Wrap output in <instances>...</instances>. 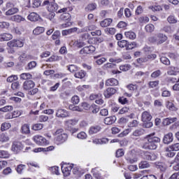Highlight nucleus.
<instances>
[{"label":"nucleus","mask_w":179,"mask_h":179,"mask_svg":"<svg viewBox=\"0 0 179 179\" xmlns=\"http://www.w3.org/2000/svg\"><path fill=\"white\" fill-rule=\"evenodd\" d=\"M54 149H55V147L51 145L46 148H35L34 150V152L35 153H38V152H51V150H54Z\"/></svg>","instance_id":"obj_17"},{"label":"nucleus","mask_w":179,"mask_h":179,"mask_svg":"<svg viewBox=\"0 0 179 179\" xmlns=\"http://www.w3.org/2000/svg\"><path fill=\"white\" fill-rule=\"evenodd\" d=\"M115 121H117V117L115 116H110L104 119V123L106 125H113Z\"/></svg>","instance_id":"obj_18"},{"label":"nucleus","mask_w":179,"mask_h":179,"mask_svg":"<svg viewBox=\"0 0 179 179\" xmlns=\"http://www.w3.org/2000/svg\"><path fill=\"white\" fill-rule=\"evenodd\" d=\"M12 110H13V106H6L0 108V111H1V113H8Z\"/></svg>","instance_id":"obj_45"},{"label":"nucleus","mask_w":179,"mask_h":179,"mask_svg":"<svg viewBox=\"0 0 179 179\" xmlns=\"http://www.w3.org/2000/svg\"><path fill=\"white\" fill-rule=\"evenodd\" d=\"M33 139L37 145H47V139L41 136H34Z\"/></svg>","instance_id":"obj_9"},{"label":"nucleus","mask_w":179,"mask_h":179,"mask_svg":"<svg viewBox=\"0 0 179 179\" xmlns=\"http://www.w3.org/2000/svg\"><path fill=\"white\" fill-rule=\"evenodd\" d=\"M127 122H128V119L125 117H121L118 120V124L119 125H121V127H124Z\"/></svg>","instance_id":"obj_55"},{"label":"nucleus","mask_w":179,"mask_h":179,"mask_svg":"<svg viewBox=\"0 0 179 179\" xmlns=\"http://www.w3.org/2000/svg\"><path fill=\"white\" fill-rule=\"evenodd\" d=\"M98 99H101V94H92L90 96L91 100H97Z\"/></svg>","instance_id":"obj_56"},{"label":"nucleus","mask_w":179,"mask_h":179,"mask_svg":"<svg viewBox=\"0 0 179 179\" xmlns=\"http://www.w3.org/2000/svg\"><path fill=\"white\" fill-rule=\"evenodd\" d=\"M38 17L39 16L36 13H31L27 17L28 20H30L31 22H37Z\"/></svg>","instance_id":"obj_28"},{"label":"nucleus","mask_w":179,"mask_h":179,"mask_svg":"<svg viewBox=\"0 0 179 179\" xmlns=\"http://www.w3.org/2000/svg\"><path fill=\"white\" fill-rule=\"evenodd\" d=\"M150 120H152V115L148 111H144L142 113L141 121H143V122H149Z\"/></svg>","instance_id":"obj_15"},{"label":"nucleus","mask_w":179,"mask_h":179,"mask_svg":"<svg viewBox=\"0 0 179 179\" xmlns=\"http://www.w3.org/2000/svg\"><path fill=\"white\" fill-rule=\"evenodd\" d=\"M12 38H13V36L10 34H3L0 35V41H9Z\"/></svg>","instance_id":"obj_23"},{"label":"nucleus","mask_w":179,"mask_h":179,"mask_svg":"<svg viewBox=\"0 0 179 179\" xmlns=\"http://www.w3.org/2000/svg\"><path fill=\"white\" fill-rule=\"evenodd\" d=\"M106 86H117L118 85V80L115 78H110L106 80Z\"/></svg>","instance_id":"obj_27"},{"label":"nucleus","mask_w":179,"mask_h":179,"mask_svg":"<svg viewBox=\"0 0 179 179\" xmlns=\"http://www.w3.org/2000/svg\"><path fill=\"white\" fill-rule=\"evenodd\" d=\"M94 177H95V178L97 179H102L101 176H100V173H98L97 170L96 169V168L93 169L92 171Z\"/></svg>","instance_id":"obj_62"},{"label":"nucleus","mask_w":179,"mask_h":179,"mask_svg":"<svg viewBox=\"0 0 179 179\" xmlns=\"http://www.w3.org/2000/svg\"><path fill=\"white\" fill-rule=\"evenodd\" d=\"M101 129V127L99 125L92 126L90 127L89 130V134L90 135H93V134H97V132H99Z\"/></svg>","instance_id":"obj_26"},{"label":"nucleus","mask_w":179,"mask_h":179,"mask_svg":"<svg viewBox=\"0 0 179 179\" xmlns=\"http://www.w3.org/2000/svg\"><path fill=\"white\" fill-rule=\"evenodd\" d=\"M127 45H128V41L125 40H122L117 42V45H119L120 48H127Z\"/></svg>","instance_id":"obj_52"},{"label":"nucleus","mask_w":179,"mask_h":179,"mask_svg":"<svg viewBox=\"0 0 179 179\" xmlns=\"http://www.w3.org/2000/svg\"><path fill=\"white\" fill-rule=\"evenodd\" d=\"M26 169V165L24 164H20L16 168V171L18 173V174H22L23 173V170Z\"/></svg>","instance_id":"obj_50"},{"label":"nucleus","mask_w":179,"mask_h":179,"mask_svg":"<svg viewBox=\"0 0 179 179\" xmlns=\"http://www.w3.org/2000/svg\"><path fill=\"white\" fill-rule=\"evenodd\" d=\"M31 78H33V76L29 73H23L20 75V79L23 80H27V79H31Z\"/></svg>","instance_id":"obj_39"},{"label":"nucleus","mask_w":179,"mask_h":179,"mask_svg":"<svg viewBox=\"0 0 179 179\" xmlns=\"http://www.w3.org/2000/svg\"><path fill=\"white\" fill-rule=\"evenodd\" d=\"M56 117H58V118H66V117H69V113L65 109L60 108L57 110Z\"/></svg>","instance_id":"obj_10"},{"label":"nucleus","mask_w":179,"mask_h":179,"mask_svg":"<svg viewBox=\"0 0 179 179\" xmlns=\"http://www.w3.org/2000/svg\"><path fill=\"white\" fill-rule=\"evenodd\" d=\"M131 66L129 64L122 65L120 66V71H123L124 72H127V71H129Z\"/></svg>","instance_id":"obj_61"},{"label":"nucleus","mask_w":179,"mask_h":179,"mask_svg":"<svg viewBox=\"0 0 179 179\" xmlns=\"http://www.w3.org/2000/svg\"><path fill=\"white\" fill-rule=\"evenodd\" d=\"M8 141H9V136H8V134H0V142H8Z\"/></svg>","instance_id":"obj_38"},{"label":"nucleus","mask_w":179,"mask_h":179,"mask_svg":"<svg viewBox=\"0 0 179 179\" xmlns=\"http://www.w3.org/2000/svg\"><path fill=\"white\" fill-rule=\"evenodd\" d=\"M166 108L169 109L170 111H177L178 108L176 107V105L173 102L167 101L166 103Z\"/></svg>","instance_id":"obj_30"},{"label":"nucleus","mask_w":179,"mask_h":179,"mask_svg":"<svg viewBox=\"0 0 179 179\" xmlns=\"http://www.w3.org/2000/svg\"><path fill=\"white\" fill-rule=\"evenodd\" d=\"M111 23H113V19L106 18L100 22V26L101 27H108Z\"/></svg>","instance_id":"obj_24"},{"label":"nucleus","mask_w":179,"mask_h":179,"mask_svg":"<svg viewBox=\"0 0 179 179\" xmlns=\"http://www.w3.org/2000/svg\"><path fill=\"white\" fill-rule=\"evenodd\" d=\"M145 30L147 33H153L155 31V25L148 24L145 27Z\"/></svg>","instance_id":"obj_37"},{"label":"nucleus","mask_w":179,"mask_h":179,"mask_svg":"<svg viewBox=\"0 0 179 179\" xmlns=\"http://www.w3.org/2000/svg\"><path fill=\"white\" fill-rule=\"evenodd\" d=\"M179 150V143H175L166 148V152H177Z\"/></svg>","instance_id":"obj_25"},{"label":"nucleus","mask_w":179,"mask_h":179,"mask_svg":"<svg viewBox=\"0 0 179 179\" xmlns=\"http://www.w3.org/2000/svg\"><path fill=\"white\" fill-rule=\"evenodd\" d=\"M21 149H23V145H22V143L15 141L13 143L11 150H13L14 153H17L19 151H20Z\"/></svg>","instance_id":"obj_12"},{"label":"nucleus","mask_w":179,"mask_h":179,"mask_svg":"<svg viewBox=\"0 0 179 179\" xmlns=\"http://www.w3.org/2000/svg\"><path fill=\"white\" fill-rule=\"evenodd\" d=\"M52 40H58L61 38V32L59 31H56L52 36Z\"/></svg>","instance_id":"obj_51"},{"label":"nucleus","mask_w":179,"mask_h":179,"mask_svg":"<svg viewBox=\"0 0 179 179\" xmlns=\"http://www.w3.org/2000/svg\"><path fill=\"white\" fill-rule=\"evenodd\" d=\"M100 110V107L96 104H92L90 107V111L92 113V114H97V112Z\"/></svg>","instance_id":"obj_36"},{"label":"nucleus","mask_w":179,"mask_h":179,"mask_svg":"<svg viewBox=\"0 0 179 179\" xmlns=\"http://www.w3.org/2000/svg\"><path fill=\"white\" fill-rule=\"evenodd\" d=\"M78 139H86L87 138V134L85 131H81L77 135Z\"/></svg>","instance_id":"obj_60"},{"label":"nucleus","mask_w":179,"mask_h":179,"mask_svg":"<svg viewBox=\"0 0 179 179\" xmlns=\"http://www.w3.org/2000/svg\"><path fill=\"white\" fill-rule=\"evenodd\" d=\"M60 19L64 21H66V23L62 24V27H69V26H72V22H71V14L69 13H64L61 15Z\"/></svg>","instance_id":"obj_5"},{"label":"nucleus","mask_w":179,"mask_h":179,"mask_svg":"<svg viewBox=\"0 0 179 179\" xmlns=\"http://www.w3.org/2000/svg\"><path fill=\"white\" fill-rule=\"evenodd\" d=\"M49 170L53 173V174H59V168L58 166H52L49 169Z\"/></svg>","instance_id":"obj_53"},{"label":"nucleus","mask_w":179,"mask_h":179,"mask_svg":"<svg viewBox=\"0 0 179 179\" xmlns=\"http://www.w3.org/2000/svg\"><path fill=\"white\" fill-rule=\"evenodd\" d=\"M99 58H100V56L94 57V59H96V64H97L98 65H101L107 61V59L104 57H102V58H100V59Z\"/></svg>","instance_id":"obj_42"},{"label":"nucleus","mask_w":179,"mask_h":179,"mask_svg":"<svg viewBox=\"0 0 179 179\" xmlns=\"http://www.w3.org/2000/svg\"><path fill=\"white\" fill-rule=\"evenodd\" d=\"M15 80H17V76H10L7 78V82L10 83L15 82Z\"/></svg>","instance_id":"obj_64"},{"label":"nucleus","mask_w":179,"mask_h":179,"mask_svg":"<svg viewBox=\"0 0 179 179\" xmlns=\"http://www.w3.org/2000/svg\"><path fill=\"white\" fill-rule=\"evenodd\" d=\"M71 44L77 48H82V47H85V45H86V43L80 40L73 41L71 42Z\"/></svg>","instance_id":"obj_19"},{"label":"nucleus","mask_w":179,"mask_h":179,"mask_svg":"<svg viewBox=\"0 0 179 179\" xmlns=\"http://www.w3.org/2000/svg\"><path fill=\"white\" fill-rule=\"evenodd\" d=\"M73 173L74 174V176L77 177H80V176H82V172L80 171L79 168H77V167L73 168Z\"/></svg>","instance_id":"obj_54"},{"label":"nucleus","mask_w":179,"mask_h":179,"mask_svg":"<svg viewBox=\"0 0 179 179\" xmlns=\"http://www.w3.org/2000/svg\"><path fill=\"white\" fill-rule=\"evenodd\" d=\"M159 81L156 80V81H150L148 83V87L150 89H155V87H157L159 86Z\"/></svg>","instance_id":"obj_44"},{"label":"nucleus","mask_w":179,"mask_h":179,"mask_svg":"<svg viewBox=\"0 0 179 179\" xmlns=\"http://www.w3.org/2000/svg\"><path fill=\"white\" fill-rule=\"evenodd\" d=\"M19 59L20 61H24V59H25L26 61H30V59H33V56L30 55H26V53H22L19 57Z\"/></svg>","instance_id":"obj_29"},{"label":"nucleus","mask_w":179,"mask_h":179,"mask_svg":"<svg viewBox=\"0 0 179 179\" xmlns=\"http://www.w3.org/2000/svg\"><path fill=\"white\" fill-rule=\"evenodd\" d=\"M76 124H78V120H69L65 122L66 127H69V128H72Z\"/></svg>","instance_id":"obj_31"},{"label":"nucleus","mask_w":179,"mask_h":179,"mask_svg":"<svg viewBox=\"0 0 179 179\" xmlns=\"http://www.w3.org/2000/svg\"><path fill=\"white\" fill-rule=\"evenodd\" d=\"M35 84L34 82H33V80H26L22 85V87L24 89V90H31V89H33V87H34Z\"/></svg>","instance_id":"obj_11"},{"label":"nucleus","mask_w":179,"mask_h":179,"mask_svg":"<svg viewBox=\"0 0 179 179\" xmlns=\"http://www.w3.org/2000/svg\"><path fill=\"white\" fill-rule=\"evenodd\" d=\"M142 135H145V129L139 128L133 131L131 136L138 137L142 136Z\"/></svg>","instance_id":"obj_21"},{"label":"nucleus","mask_w":179,"mask_h":179,"mask_svg":"<svg viewBox=\"0 0 179 179\" xmlns=\"http://www.w3.org/2000/svg\"><path fill=\"white\" fill-rule=\"evenodd\" d=\"M17 12H19V8L13 7L6 12V16H10L15 15V13H17Z\"/></svg>","instance_id":"obj_32"},{"label":"nucleus","mask_w":179,"mask_h":179,"mask_svg":"<svg viewBox=\"0 0 179 179\" xmlns=\"http://www.w3.org/2000/svg\"><path fill=\"white\" fill-rule=\"evenodd\" d=\"M143 159L153 162V160H156L157 159V156L155 153L145 152H144Z\"/></svg>","instance_id":"obj_13"},{"label":"nucleus","mask_w":179,"mask_h":179,"mask_svg":"<svg viewBox=\"0 0 179 179\" xmlns=\"http://www.w3.org/2000/svg\"><path fill=\"white\" fill-rule=\"evenodd\" d=\"M127 162H128L130 164L134 163H136L138 162V158L136 157V155L130 153L128 157L126 158Z\"/></svg>","instance_id":"obj_16"},{"label":"nucleus","mask_w":179,"mask_h":179,"mask_svg":"<svg viewBox=\"0 0 179 179\" xmlns=\"http://www.w3.org/2000/svg\"><path fill=\"white\" fill-rule=\"evenodd\" d=\"M148 41H150V43H156L157 45H160V44H163V43L167 41V37L166 35L159 33L155 34V36L148 38Z\"/></svg>","instance_id":"obj_3"},{"label":"nucleus","mask_w":179,"mask_h":179,"mask_svg":"<svg viewBox=\"0 0 179 179\" xmlns=\"http://www.w3.org/2000/svg\"><path fill=\"white\" fill-rule=\"evenodd\" d=\"M118 90V88H113L109 87L103 92V96H105L106 99H110L111 96H113V94H115L117 93V91Z\"/></svg>","instance_id":"obj_8"},{"label":"nucleus","mask_w":179,"mask_h":179,"mask_svg":"<svg viewBox=\"0 0 179 179\" xmlns=\"http://www.w3.org/2000/svg\"><path fill=\"white\" fill-rule=\"evenodd\" d=\"M155 133L147 135L144 138V143L143 144V149H149L150 150H155L157 149V143H160V138L155 136Z\"/></svg>","instance_id":"obj_1"},{"label":"nucleus","mask_w":179,"mask_h":179,"mask_svg":"<svg viewBox=\"0 0 179 179\" xmlns=\"http://www.w3.org/2000/svg\"><path fill=\"white\" fill-rule=\"evenodd\" d=\"M173 139L174 137L173 136V133H168L164 136L163 143L165 145H169V143H171V142H173Z\"/></svg>","instance_id":"obj_14"},{"label":"nucleus","mask_w":179,"mask_h":179,"mask_svg":"<svg viewBox=\"0 0 179 179\" xmlns=\"http://www.w3.org/2000/svg\"><path fill=\"white\" fill-rule=\"evenodd\" d=\"M179 72L178 67L171 66L169 68L168 74L174 75V73Z\"/></svg>","instance_id":"obj_43"},{"label":"nucleus","mask_w":179,"mask_h":179,"mask_svg":"<svg viewBox=\"0 0 179 179\" xmlns=\"http://www.w3.org/2000/svg\"><path fill=\"white\" fill-rule=\"evenodd\" d=\"M105 33H107V34L114 35L115 34V28H106Z\"/></svg>","instance_id":"obj_59"},{"label":"nucleus","mask_w":179,"mask_h":179,"mask_svg":"<svg viewBox=\"0 0 179 179\" xmlns=\"http://www.w3.org/2000/svg\"><path fill=\"white\" fill-rule=\"evenodd\" d=\"M162 75V71L160 70H157L152 73L151 78H153L154 79H156V78H159V76Z\"/></svg>","instance_id":"obj_58"},{"label":"nucleus","mask_w":179,"mask_h":179,"mask_svg":"<svg viewBox=\"0 0 179 179\" xmlns=\"http://www.w3.org/2000/svg\"><path fill=\"white\" fill-rule=\"evenodd\" d=\"M67 69L68 71L73 73L74 72H78L79 69L78 68V66L73 64H71V65L67 66Z\"/></svg>","instance_id":"obj_47"},{"label":"nucleus","mask_w":179,"mask_h":179,"mask_svg":"<svg viewBox=\"0 0 179 179\" xmlns=\"http://www.w3.org/2000/svg\"><path fill=\"white\" fill-rule=\"evenodd\" d=\"M161 62L164 64V65H169L170 64V60L166 57H161Z\"/></svg>","instance_id":"obj_63"},{"label":"nucleus","mask_w":179,"mask_h":179,"mask_svg":"<svg viewBox=\"0 0 179 179\" xmlns=\"http://www.w3.org/2000/svg\"><path fill=\"white\" fill-rule=\"evenodd\" d=\"M36 66H37V62H36L35 61H32L28 63L26 67V69H27L28 71H30L31 69H34Z\"/></svg>","instance_id":"obj_41"},{"label":"nucleus","mask_w":179,"mask_h":179,"mask_svg":"<svg viewBox=\"0 0 179 179\" xmlns=\"http://www.w3.org/2000/svg\"><path fill=\"white\" fill-rule=\"evenodd\" d=\"M43 6H46L48 12H57L58 10V4L54 2V0H45L43 1Z\"/></svg>","instance_id":"obj_4"},{"label":"nucleus","mask_w":179,"mask_h":179,"mask_svg":"<svg viewBox=\"0 0 179 179\" xmlns=\"http://www.w3.org/2000/svg\"><path fill=\"white\" fill-rule=\"evenodd\" d=\"M20 132L24 135H29V134H30V126L27 124H24L22 126Z\"/></svg>","instance_id":"obj_22"},{"label":"nucleus","mask_w":179,"mask_h":179,"mask_svg":"<svg viewBox=\"0 0 179 179\" xmlns=\"http://www.w3.org/2000/svg\"><path fill=\"white\" fill-rule=\"evenodd\" d=\"M9 157V152L6 150H0V159H8Z\"/></svg>","instance_id":"obj_48"},{"label":"nucleus","mask_w":179,"mask_h":179,"mask_svg":"<svg viewBox=\"0 0 179 179\" xmlns=\"http://www.w3.org/2000/svg\"><path fill=\"white\" fill-rule=\"evenodd\" d=\"M73 169V164H64L62 166V171L64 176V177H68L71 176V171Z\"/></svg>","instance_id":"obj_6"},{"label":"nucleus","mask_w":179,"mask_h":179,"mask_svg":"<svg viewBox=\"0 0 179 179\" xmlns=\"http://www.w3.org/2000/svg\"><path fill=\"white\" fill-rule=\"evenodd\" d=\"M138 44L136 42H131V43H129L127 42V46L126 48V50H134V48H136Z\"/></svg>","instance_id":"obj_49"},{"label":"nucleus","mask_w":179,"mask_h":179,"mask_svg":"<svg viewBox=\"0 0 179 179\" xmlns=\"http://www.w3.org/2000/svg\"><path fill=\"white\" fill-rule=\"evenodd\" d=\"M96 51V48L93 45L84 47L83 49L80 50V54L83 55L85 54H92V52H94Z\"/></svg>","instance_id":"obj_7"},{"label":"nucleus","mask_w":179,"mask_h":179,"mask_svg":"<svg viewBox=\"0 0 179 179\" xmlns=\"http://www.w3.org/2000/svg\"><path fill=\"white\" fill-rule=\"evenodd\" d=\"M155 166L157 169H159L161 171H164L167 169L166 164L162 162H156Z\"/></svg>","instance_id":"obj_35"},{"label":"nucleus","mask_w":179,"mask_h":179,"mask_svg":"<svg viewBox=\"0 0 179 179\" xmlns=\"http://www.w3.org/2000/svg\"><path fill=\"white\" fill-rule=\"evenodd\" d=\"M124 36L129 40H135L136 38V34L133 31H127L124 33Z\"/></svg>","instance_id":"obj_33"},{"label":"nucleus","mask_w":179,"mask_h":179,"mask_svg":"<svg viewBox=\"0 0 179 179\" xmlns=\"http://www.w3.org/2000/svg\"><path fill=\"white\" fill-rule=\"evenodd\" d=\"M10 123L4 122L1 126V131L3 132V131H8L9 128H10Z\"/></svg>","instance_id":"obj_46"},{"label":"nucleus","mask_w":179,"mask_h":179,"mask_svg":"<svg viewBox=\"0 0 179 179\" xmlns=\"http://www.w3.org/2000/svg\"><path fill=\"white\" fill-rule=\"evenodd\" d=\"M45 31V28L43 27H37L33 30V34L34 36H40V34H43Z\"/></svg>","instance_id":"obj_20"},{"label":"nucleus","mask_w":179,"mask_h":179,"mask_svg":"<svg viewBox=\"0 0 179 179\" xmlns=\"http://www.w3.org/2000/svg\"><path fill=\"white\" fill-rule=\"evenodd\" d=\"M69 110H71V111H79L80 113L83 111V108H80L78 106H75L73 104L69 105Z\"/></svg>","instance_id":"obj_40"},{"label":"nucleus","mask_w":179,"mask_h":179,"mask_svg":"<svg viewBox=\"0 0 179 179\" xmlns=\"http://www.w3.org/2000/svg\"><path fill=\"white\" fill-rule=\"evenodd\" d=\"M75 78H78V79H83V78H85L86 76V73L85 71L80 70L79 71H76V73L74 74Z\"/></svg>","instance_id":"obj_34"},{"label":"nucleus","mask_w":179,"mask_h":179,"mask_svg":"<svg viewBox=\"0 0 179 179\" xmlns=\"http://www.w3.org/2000/svg\"><path fill=\"white\" fill-rule=\"evenodd\" d=\"M53 135L55 136V142L57 145L64 143L68 139V134L64 132V129H57Z\"/></svg>","instance_id":"obj_2"},{"label":"nucleus","mask_w":179,"mask_h":179,"mask_svg":"<svg viewBox=\"0 0 179 179\" xmlns=\"http://www.w3.org/2000/svg\"><path fill=\"white\" fill-rule=\"evenodd\" d=\"M149 163H148V162L144 161V162H141L139 164V169H148V167H149Z\"/></svg>","instance_id":"obj_57"}]
</instances>
